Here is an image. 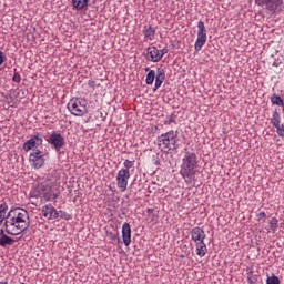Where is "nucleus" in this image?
<instances>
[{"instance_id": "nucleus-19", "label": "nucleus", "mask_w": 284, "mask_h": 284, "mask_svg": "<svg viewBox=\"0 0 284 284\" xmlns=\"http://www.w3.org/2000/svg\"><path fill=\"white\" fill-rule=\"evenodd\" d=\"M195 247H196V255L200 256V258H203V256L207 254V245L205 244V242L195 243Z\"/></svg>"}, {"instance_id": "nucleus-39", "label": "nucleus", "mask_w": 284, "mask_h": 284, "mask_svg": "<svg viewBox=\"0 0 284 284\" xmlns=\"http://www.w3.org/2000/svg\"><path fill=\"white\" fill-rule=\"evenodd\" d=\"M265 216H267V214H265V212H260L258 213V217L260 219H265Z\"/></svg>"}, {"instance_id": "nucleus-36", "label": "nucleus", "mask_w": 284, "mask_h": 284, "mask_svg": "<svg viewBox=\"0 0 284 284\" xmlns=\"http://www.w3.org/2000/svg\"><path fill=\"white\" fill-rule=\"evenodd\" d=\"M6 61H7V58L3 54V51H0V67L3 65V63H6Z\"/></svg>"}, {"instance_id": "nucleus-41", "label": "nucleus", "mask_w": 284, "mask_h": 284, "mask_svg": "<svg viewBox=\"0 0 284 284\" xmlns=\"http://www.w3.org/2000/svg\"><path fill=\"white\" fill-rule=\"evenodd\" d=\"M110 234H111V236H110L111 241H115L116 240V235H114L112 233H110Z\"/></svg>"}, {"instance_id": "nucleus-30", "label": "nucleus", "mask_w": 284, "mask_h": 284, "mask_svg": "<svg viewBox=\"0 0 284 284\" xmlns=\"http://www.w3.org/2000/svg\"><path fill=\"white\" fill-rule=\"evenodd\" d=\"M268 225L271 230H276L278 227V219L272 217L271 221L268 222Z\"/></svg>"}, {"instance_id": "nucleus-28", "label": "nucleus", "mask_w": 284, "mask_h": 284, "mask_svg": "<svg viewBox=\"0 0 284 284\" xmlns=\"http://www.w3.org/2000/svg\"><path fill=\"white\" fill-rule=\"evenodd\" d=\"M266 284H281V280L276 275L266 278Z\"/></svg>"}, {"instance_id": "nucleus-31", "label": "nucleus", "mask_w": 284, "mask_h": 284, "mask_svg": "<svg viewBox=\"0 0 284 284\" xmlns=\"http://www.w3.org/2000/svg\"><path fill=\"white\" fill-rule=\"evenodd\" d=\"M273 128L276 129V132H277L278 136H284V125L283 124H277Z\"/></svg>"}, {"instance_id": "nucleus-13", "label": "nucleus", "mask_w": 284, "mask_h": 284, "mask_svg": "<svg viewBox=\"0 0 284 284\" xmlns=\"http://www.w3.org/2000/svg\"><path fill=\"white\" fill-rule=\"evenodd\" d=\"M122 239L123 243L126 247H130V243H132V227L130 226V223L125 222L122 225Z\"/></svg>"}, {"instance_id": "nucleus-20", "label": "nucleus", "mask_w": 284, "mask_h": 284, "mask_svg": "<svg viewBox=\"0 0 284 284\" xmlns=\"http://www.w3.org/2000/svg\"><path fill=\"white\" fill-rule=\"evenodd\" d=\"M42 197L44 199V201H54L55 199H59V194L54 193V191H52V186H49V191H47Z\"/></svg>"}, {"instance_id": "nucleus-26", "label": "nucleus", "mask_w": 284, "mask_h": 284, "mask_svg": "<svg viewBox=\"0 0 284 284\" xmlns=\"http://www.w3.org/2000/svg\"><path fill=\"white\" fill-rule=\"evenodd\" d=\"M197 34L207 36V30L205 29V22H203V20L197 22Z\"/></svg>"}, {"instance_id": "nucleus-42", "label": "nucleus", "mask_w": 284, "mask_h": 284, "mask_svg": "<svg viewBox=\"0 0 284 284\" xmlns=\"http://www.w3.org/2000/svg\"><path fill=\"white\" fill-rule=\"evenodd\" d=\"M154 165H161V160H159V159L155 160V161H154Z\"/></svg>"}, {"instance_id": "nucleus-25", "label": "nucleus", "mask_w": 284, "mask_h": 284, "mask_svg": "<svg viewBox=\"0 0 284 284\" xmlns=\"http://www.w3.org/2000/svg\"><path fill=\"white\" fill-rule=\"evenodd\" d=\"M154 79H156V71L155 70H151L146 74V79H145L146 85H152V83H154Z\"/></svg>"}, {"instance_id": "nucleus-16", "label": "nucleus", "mask_w": 284, "mask_h": 284, "mask_svg": "<svg viewBox=\"0 0 284 284\" xmlns=\"http://www.w3.org/2000/svg\"><path fill=\"white\" fill-rule=\"evenodd\" d=\"M16 241L14 239L10 237L8 234H6V227L4 230H0V247H10V245H14Z\"/></svg>"}, {"instance_id": "nucleus-17", "label": "nucleus", "mask_w": 284, "mask_h": 284, "mask_svg": "<svg viewBox=\"0 0 284 284\" xmlns=\"http://www.w3.org/2000/svg\"><path fill=\"white\" fill-rule=\"evenodd\" d=\"M143 34L146 41H152L154 40V36L156 34V29H154L152 26H144Z\"/></svg>"}, {"instance_id": "nucleus-8", "label": "nucleus", "mask_w": 284, "mask_h": 284, "mask_svg": "<svg viewBox=\"0 0 284 284\" xmlns=\"http://www.w3.org/2000/svg\"><path fill=\"white\" fill-rule=\"evenodd\" d=\"M48 142L55 152H60L61 148L65 145V138L61 133L53 132L50 134Z\"/></svg>"}, {"instance_id": "nucleus-9", "label": "nucleus", "mask_w": 284, "mask_h": 284, "mask_svg": "<svg viewBox=\"0 0 284 284\" xmlns=\"http://www.w3.org/2000/svg\"><path fill=\"white\" fill-rule=\"evenodd\" d=\"M39 145H43V135L37 134L29 139L23 143L24 152H30V150H34V148H39Z\"/></svg>"}, {"instance_id": "nucleus-21", "label": "nucleus", "mask_w": 284, "mask_h": 284, "mask_svg": "<svg viewBox=\"0 0 284 284\" xmlns=\"http://www.w3.org/2000/svg\"><path fill=\"white\" fill-rule=\"evenodd\" d=\"M89 1L90 0H72V6L75 10H83L84 8H88Z\"/></svg>"}, {"instance_id": "nucleus-1", "label": "nucleus", "mask_w": 284, "mask_h": 284, "mask_svg": "<svg viewBox=\"0 0 284 284\" xmlns=\"http://www.w3.org/2000/svg\"><path fill=\"white\" fill-rule=\"evenodd\" d=\"M6 233L19 236L30 227V214L24 209H11L4 221Z\"/></svg>"}, {"instance_id": "nucleus-10", "label": "nucleus", "mask_w": 284, "mask_h": 284, "mask_svg": "<svg viewBox=\"0 0 284 284\" xmlns=\"http://www.w3.org/2000/svg\"><path fill=\"white\" fill-rule=\"evenodd\" d=\"M47 192H50V184L41 183L38 184L31 192V199H39V196H43Z\"/></svg>"}, {"instance_id": "nucleus-7", "label": "nucleus", "mask_w": 284, "mask_h": 284, "mask_svg": "<svg viewBox=\"0 0 284 284\" xmlns=\"http://www.w3.org/2000/svg\"><path fill=\"white\" fill-rule=\"evenodd\" d=\"M128 181H130V170L121 169L116 174V185L120 192L128 190Z\"/></svg>"}, {"instance_id": "nucleus-24", "label": "nucleus", "mask_w": 284, "mask_h": 284, "mask_svg": "<svg viewBox=\"0 0 284 284\" xmlns=\"http://www.w3.org/2000/svg\"><path fill=\"white\" fill-rule=\"evenodd\" d=\"M246 272H247L246 274H247L248 284H256V282L258 281V277L254 275V270L247 267Z\"/></svg>"}, {"instance_id": "nucleus-37", "label": "nucleus", "mask_w": 284, "mask_h": 284, "mask_svg": "<svg viewBox=\"0 0 284 284\" xmlns=\"http://www.w3.org/2000/svg\"><path fill=\"white\" fill-rule=\"evenodd\" d=\"M0 211L1 212H8V203L3 202L2 204H0Z\"/></svg>"}, {"instance_id": "nucleus-44", "label": "nucleus", "mask_w": 284, "mask_h": 284, "mask_svg": "<svg viewBox=\"0 0 284 284\" xmlns=\"http://www.w3.org/2000/svg\"><path fill=\"white\" fill-rule=\"evenodd\" d=\"M144 70H145V72H150L151 71L150 68H145Z\"/></svg>"}, {"instance_id": "nucleus-18", "label": "nucleus", "mask_w": 284, "mask_h": 284, "mask_svg": "<svg viewBox=\"0 0 284 284\" xmlns=\"http://www.w3.org/2000/svg\"><path fill=\"white\" fill-rule=\"evenodd\" d=\"M205 43H207V36L197 33V39L194 44L195 52H201V50L203 49V45H205Z\"/></svg>"}, {"instance_id": "nucleus-12", "label": "nucleus", "mask_w": 284, "mask_h": 284, "mask_svg": "<svg viewBox=\"0 0 284 284\" xmlns=\"http://www.w3.org/2000/svg\"><path fill=\"white\" fill-rule=\"evenodd\" d=\"M144 57L146 61H151L152 63H159V61H161V55H159V50L156 47H149L144 53Z\"/></svg>"}, {"instance_id": "nucleus-32", "label": "nucleus", "mask_w": 284, "mask_h": 284, "mask_svg": "<svg viewBox=\"0 0 284 284\" xmlns=\"http://www.w3.org/2000/svg\"><path fill=\"white\" fill-rule=\"evenodd\" d=\"M12 81H13L14 83H21V74H19V73L17 72V69H14V74H13V77H12Z\"/></svg>"}, {"instance_id": "nucleus-34", "label": "nucleus", "mask_w": 284, "mask_h": 284, "mask_svg": "<svg viewBox=\"0 0 284 284\" xmlns=\"http://www.w3.org/2000/svg\"><path fill=\"white\" fill-rule=\"evenodd\" d=\"M124 168L123 170H130V168H133L134 166V162L133 161H130V160H125L124 163H123Z\"/></svg>"}, {"instance_id": "nucleus-14", "label": "nucleus", "mask_w": 284, "mask_h": 284, "mask_svg": "<svg viewBox=\"0 0 284 284\" xmlns=\"http://www.w3.org/2000/svg\"><path fill=\"white\" fill-rule=\"evenodd\" d=\"M42 214L48 221L59 219V213H57V209H54L52 204L42 206Z\"/></svg>"}, {"instance_id": "nucleus-35", "label": "nucleus", "mask_w": 284, "mask_h": 284, "mask_svg": "<svg viewBox=\"0 0 284 284\" xmlns=\"http://www.w3.org/2000/svg\"><path fill=\"white\" fill-rule=\"evenodd\" d=\"M165 54H168V49H162V50H159V57H160V61L161 59H163V57H165Z\"/></svg>"}, {"instance_id": "nucleus-33", "label": "nucleus", "mask_w": 284, "mask_h": 284, "mask_svg": "<svg viewBox=\"0 0 284 284\" xmlns=\"http://www.w3.org/2000/svg\"><path fill=\"white\" fill-rule=\"evenodd\" d=\"M174 121H176V118L174 115H169L166 116V120H165V125H170L172 123H174Z\"/></svg>"}, {"instance_id": "nucleus-23", "label": "nucleus", "mask_w": 284, "mask_h": 284, "mask_svg": "<svg viewBox=\"0 0 284 284\" xmlns=\"http://www.w3.org/2000/svg\"><path fill=\"white\" fill-rule=\"evenodd\" d=\"M271 123H272L273 128L276 125H281V113H278V110H276V109L273 111V115L271 118Z\"/></svg>"}, {"instance_id": "nucleus-40", "label": "nucleus", "mask_w": 284, "mask_h": 284, "mask_svg": "<svg viewBox=\"0 0 284 284\" xmlns=\"http://www.w3.org/2000/svg\"><path fill=\"white\" fill-rule=\"evenodd\" d=\"M3 221H6V216H0V225H3Z\"/></svg>"}, {"instance_id": "nucleus-43", "label": "nucleus", "mask_w": 284, "mask_h": 284, "mask_svg": "<svg viewBox=\"0 0 284 284\" xmlns=\"http://www.w3.org/2000/svg\"><path fill=\"white\" fill-rule=\"evenodd\" d=\"M0 216H6V212L0 211Z\"/></svg>"}, {"instance_id": "nucleus-27", "label": "nucleus", "mask_w": 284, "mask_h": 284, "mask_svg": "<svg viewBox=\"0 0 284 284\" xmlns=\"http://www.w3.org/2000/svg\"><path fill=\"white\" fill-rule=\"evenodd\" d=\"M57 214H58V219H64V221H70V219H72V215H70L65 211H57Z\"/></svg>"}, {"instance_id": "nucleus-5", "label": "nucleus", "mask_w": 284, "mask_h": 284, "mask_svg": "<svg viewBox=\"0 0 284 284\" xmlns=\"http://www.w3.org/2000/svg\"><path fill=\"white\" fill-rule=\"evenodd\" d=\"M256 6L265 8L272 14L283 12V0H255Z\"/></svg>"}, {"instance_id": "nucleus-2", "label": "nucleus", "mask_w": 284, "mask_h": 284, "mask_svg": "<svg viewBox=\"0 0 284 284\" xmlns=\"http://www.w3.org/2000/svg\"><path fill=\"white\" fill-rule=\"evenodd\" d=\"M199 156L194 152H186L182 159V164L180 166V175L184 180L186 185L194 187L197 181L199 170Z\"/></svg>"}, {"instance_id": "nucleus-6", "label": "nucleus", "mask_w": 284, "mask_h": 284, "mask_svg": "<svg viewBox=\"0 0 284 284\" xmlns=\"http://www.w3.org/2000/svg\"><path fill=\"white\" fill-rule=\"evenodd\" d=\"M29 162L34 170H39L45 164V158H43V153L40 150H34L29 155Z\"/></svg>"}, {"instance_id": "nucleus-4", "label": "nucleus", "mask_w": 284, "mask_h": 284, "mask_svg": "<svg viewBox=\"0 0 284 284\" xmlns=\"http://www.w3.org/2000/svg\"><path fill=\"white\" fill-rule=\"evenodd\" d=\"M67 108L73 116H85L88 113V103L83 99L72 98Z\"/></svg>"}, {"instance_id": "nucleus-3", "label": "nucleus", "mask_w": 284, "mask_h": 284, "mask_svg": "<svg viewBox=\"0 0 284 284\" xmlns=\"http://www.w3.org/2000/svg\"><path fill=\"white\" fill-rule=\"evenodd\" d=\"M158 148L161 152H176L179 150V132L171 130L158 136Z\"/></svg>"}, {"instance_id": "nucleus-29", "label": "nucleus", "mask_w": 284, "mask_h": 284, "mask_svg": "<svg viewBox=\"0 0 284 284\" xmlns=\"http://www.w3.org/2000/svg\"><path fill=\"white\" fill-rule=\"evenodd\" d=\"M146 214H148L149 219H151V222L155 223L156 214L154 213V209H148Z\"/></svg>"}, {"instance_id": "nucleus-11", "label": "nucleus", "mask_w": 284, "mask_h": 284, "mask_svg": "<svg viewBox=\"0 0 284 284\" xmlns=\"http://www.w3.org/2000/svg\"><path fill=\"white\" fill-rule=\"evenodd\" d=\"M191 239L194 243L205 242V239H206L205 231L200 226L193 227L191 230Z\"/></svg>"}, {"instance_id": "nucleus-45", "label": "nucleus", "mask_w": 284, "mask_h": 284, "mask_svg": "<svg viewBox=\"0 0 284 284\" xmlns=\"http://www.w3.org/2000/svg\"><path fill=\"white\" fill-rule=\"evenodd\" d=\"M0 284H8V282H3V281H2V282H0Z\"/></svg>"}, {"instance_id": "nucleus-22", "label": "nucleus", "mask_w": 284, "mask_h": 284, "mask_svg": "<svg viewBox=\"0 0 284 284\" xmlns=\"http://www.w3.org/2000/svg\"><path fill=\"white\" fill-rule=\"evenodd\" d=\"M271 103L272 105H278L280 108H283L284 100L283 98H281V95H277L276 93H274L273 95H271Z\"/></svg>"}, {"instance_id": "nucleus-15", "label": "nucleus", "mask_w": 284, "mask_h": 284, "mask_svg": "<svg viewBox=\"0 0 284 284\" xmlns=\"http://www.w3.org/2000/svg\"><path fill=\"white\" fill-rule=\"evenodd\" d=\"M165 81V69L162 67H159L156 69V75H155V84L153 88V92H156L161 85H163V82Z\"/></svg>"}, {"instance_id": "nucleus-38", "label": "nucleus", "mask_w": 284, "mask_h": 284, "mask_svg": "<svg viewBox=\"0 0 284 284\" xmlns=\"http://www.w3.org/2000/svg\"><path fill=\"white\" fill-rule=\"evenodd\" d=\"M88 85L90 88H94L97 85V82H94V80H89Z\"/></svg>"}]
</instances>
